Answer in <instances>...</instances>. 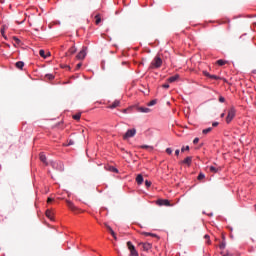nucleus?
I'll return each instance as SVG.
<instances>
[{
  "mask_svg": "<svg viewBox=\"0 0 256 256\" xmlns=\"http://www.w3.org/2000/svg\"><path fill=\"white\" fill-rule=\"evenodd\" d=\"M163 65V59L159 55L155 56L152 62L150 63V66L148 69H160V67Z\"/></svg>",
  "mask_w": 256,
  "mask_h": 256,
  "instance_id": "nucleus-1",
  "label": "nucleus"
},
{
  "mask_svg": "<svg viewBox=\"0 0 256 256\" xmlns=\"http://www.w3.org/2000/svg\"><path fill=\"white\" fill-rule=\"evenodd\" d=\"M181 163L183 165H188V167H191V163H193V157L188 156Z\"/></svg>",
  "mask_w": 256,
  "mask_h": 256,
  "instance_id": "nucleus-8",
  "label": "nucleus"
},
{
  "mask_svg": "<svg viewBox=\"0 0 256 256\" xmlns=\"http://www.w3.org/2000/svg\"><path fill=\"white\" fill-rule=\"evenodd\" d=\"M13 41H15L16 45H21V40L17 37H13Z\"/></svg>",
  "mask_w": 256,
  "mask_h": 256,
  "instance_id": "nucleus-29",
  "label": "nucleus"
},
{
  "mask_svg": "<svg viewBox=\"0 0 256 256\" xmlns=\"http://www.w3.org/2000/svg\"><path fill=\"white\" fill-rule=\"evenodd\" d=\"M127 247L130 251V256H139V252H137V249H135V246L133 243H131V241L127 242Z\"/></svg>",
  "mask_w": 256,
  "mask_h": 256,
  "instance_id": "nucleus-3",
  "label": "nucleus"
},
{
  "mask_svg": "<svg viewBox=\"0 0 256 256\" xmlns=\"http://www.w3.org/2000/svg\"><path fill=\"white\" fill-rule=\"evenodd\" d=\"M211 131H213V128L209 127V128L204 129V130L202 131V133H203L204 135H207V133H211Z\"/></svg>",
  "mask_w": 256,
  "mask_h": 256,
  "instance_id": "nucleus-23",
  "label": "nucleus"
},
{
  "mask_svg": "<svg viewBox=\"0 0 256 256\" xmlns=\"http://www.w3.org/2000/svg\"><path fill=\"white\" fill-rule=\"evenodd\" d=\"M139 113H151V109L146 107H139L138 108Z\"/></svg>",
  "mask_w": 256,
  "mask_h": 256,
  "instance_id": "nucleus-11",
  "label": "nucleus"
},
{
  "mask_svg": "<svg viewBox=\"0 0 256 256\" xmlns=\"http://www.w3.org/2000/svg\"><path fill=\"white\" fill-rule=\"evenodd\" d=\"M75 53H77V48L72 46L68 51V55H75Z\"/></svg>",
  "mask_w": 256,
  "mask_h": 256,
  "instance_id": "nucleus-18",
  "label": "nucleus"
},
{
  "mask_svg": "<svg viewBox=\"0 0 256 256\" xmlns=\"http://www.w3.org/2000/svg\"><path fill=\"white\" fill-rule=\"evenodd\" d=\"M81 65H82L81 63L77 64V66H76L77 69H81Z\"/></svg>",
  "mask_w": 256,
  "mask_h": 256,
  "instance_id": "nucleus-46",
  "label": "nucleus"
},
{
  "mask_svg": "<svg viewBox=\"0 0 256 256\" xmlns=\"http://www.w3.org/2000/svg\"><path fill=\"white\" fill-rule=\"evenodd\" d=\"M85 57H87V47H83L82 50L76 56V58L79 60H82Z\"/></svg>",
  "mask_w": 256,
  "mask_h": 256,
  "instance_id": "nucleus-5",
  "label": "nucleus"
},
{
  "mask_svg": "<svg viewBox=\"0 0 256 256\" xmlns=\"http://www.w3.org/2000/svg\"><path fill=\"white\" fill-rule=\"evenodd\" d=\"M15 66L17 69H23V67H25V62L18 61V62H16Z\"/></svg>",
  "mask_w": 256,
  "mask_h": 256,
  "instance_id": "nucleus-15",
  "label": "nucleus"
},
{
  "mask_svg": "<svg viewBox=\"0 0 256 256\" xmlns=\"http://www.w3.org/2000/svg\"><path fill=\"white\" fill-rule=\"evenodd\" d=\"M156 103H157L156 100H152V101H150V102L148 103V106H149V107H153V105H155Z\"/></svg>",
  "mask_w": 256,
  "mask_h": 256,
  "instance_id": "nucleus-31",
  "label": "nucleus"
},
{
  "mask_svg": "<svg viewBox=\"0 0 256 256\" xmlns=\"http://www.w3.org/2000/svg\"><path fill=\"white\" fill-rule=\"evenodd\" d=\"M40 161H42V163L47 165V156H45L44 153H40Z\"/></svg>",
  "mask_w": 256,
  "mask_h": 256,
  "instance_id": "nucleus-17",
  "label": "nucleus"
},
{
  "mask_svg": "<svg viewBox=\"0 0 256 256\" xmlns=\"http://www.w3.org/2000/svg\"><path fill=\"white\" fill-rule=\"evenodd\" d=\"M177 79H179V75L178 74L168 78V82L169 83H175V81H177Z\"/></svg>",
  "mask_w": 256,
  "mask_h": 256,
  "instance_id": "nucleus-16",
  "label": "nucleus"
},
{
  "mask_svg": "<svg viewBox=\"0 0 256 256\" xmlns=\"http://www.w3.org/2000/svg\"><path fill=\"white\" fill-rule=\"evenodd\" d=\"M210 79H215L217 81V80H219V76H217V75H210Z\"/></svg>",
  "mask_w": 256,
  "mask_h": 256,
  "instance_id": "nucleus-35",
  "label": "nucleus"
},
{
  "mask_svg": "<svg viewBox=\"0 0 256 256\" xmlns=\"http://www.w3.org/2000/svg\"><path fill=\"white\" fill-rule=\"evenodd\" d=\"M219 102H220V103H225V97L220 96V97H219Z\"/></svg>",
  "mask_w": 256,
  "mask_h": 256,
  "instance_id": "nucleus-36",
  "label": "nucleus"
},
{
  "mask_svg": "<svg viewBox=\"0 0 256 256\" xmlns=\"http://www.w3.org/2000/svg\"><path fill=\"white\" fill-rule=\"evenodd\" d=\"M236 113H237V110H235V107H231L228 110V114L226 117V123H231L233 121V119H235Z\"/></svg>",
  "mask_w": 256,
  "mask_h": 256,
  "instance_id": "nucleus-2",
  "label": "nucleus"
},
{
  "mask_svg": "<svg viewBox=\"0 0 256 256\" xmlns=\"http://www.w3.org/2000/svg\"><path fill=\"white\" fill-rule=\"evenodd\" d=\"M141 149H149V151H153V146H149V145H142Z\"/></svg>",
  "mask_w": 256,
  "mask_h": 256,
  "instance_id": "nucleus-25",
  "label": "nucleus"
},
{
  "mask_svg": "<svg viewBox=\"0 0 256 256\" xmlns=\"http://www.w3.org/2000/svg\"><path fill=\"white\" fill-rule=\"evenodd\" d=\"M39 55H40V57H43L44 59H47V56L45 55V50H40Z\"/></svg>",
  "mask_w": 256,
  "mask_h": 256,
  "instance_id": "nucleus-27",
  "label": "nucleus"
},
{
  "mask_svg": "<svg viewBox=\"0 0 256 256\" xmlns=\"http://www.w3.org/2000/svg\"><path fill=\"white\" fill-rule=\"evenodd\" d=\"M137 134V130L135 128L127 130V132L124 134L123 139H130V137H135Z\"/></svg>",
  "mask_w": 256,
  "mask_h": 256,
  "instance_id": "nucleus-4",
  "label": "nucleus"
},
{
  "mask_svg": "<svg viewBox=\"0 0 256 256\" xmlns=\"http://www.w3.org/2000/svg\"><path fill=\"white\" fill-rule=\"evenodd\" d=\"M179 153H181V151H180L179 149L175 150V155H176L177 157H179Z\"/></svg>",
  "mask_w": 256,
  "mask_h": 256,
  "instance_id": "nucleus-40",
  "label": "nucleus"
},
{
  "mask_svg": "<svg viewBox=\"0 0 256 256\" xmlns=\"http://www.w3.org/2000/svg\"><path fill=\"white\" fill-rule=\"evenodd\" d=\"M73 119H75V121H79V119H81V113L73 115Z\"/></svg>",
  "mask_w": 256,
  "mask_h": 256,
  "instance_id": "nucleus-28",
  "label": "nucleus"
},
{
  "mask_svg": "<svg viewBox=\"0 0 256 256\" xmlns=\"http://www.w3.org/2000/svg\"><path fill=\"white\" fill-rule=\"evenodd\" d=\"M162 87H163L164 89H169V84H163Z\"/></svg>",
  "mask_w": 256,
  "mask_h": 256,
  "instance_id": "nucleus-41",
  "label": "nucleus"
},
{
  "mask_svg": "<svg viewBox=\"0 0 256 256\" xmlns=\"http://www.w3.org/2000/svg\"><path fill=\"white\" fill-rule=\"evenodd\" d=\"M217 125H219V122H214V123L212 124V127H217Z\"/></svg>",
  "mask_w": 256,
  "mask_h": 256,
  "instance_id": "nucleus-43",
  "label": "nucleus"
},
{
  "mask_svg": "<svg viewBox=\"0 0 256 256\" xmlns=\"http://www.w3.org/2000/svg\"><path fill=\"white\" fill-rule=\"evenodd\" d=\"M219 247L220 249H225V243H221Z\"/></svg>",
  "mask_w": 256,
  "mask_h": 256,
  "instance_id": "nucleus-42",
  "label": "nucleus"
},
{
  "mask_svg": "<svg viewBox=\"0 0 256 256\" xmlns=\"http://www.w3.org/2000/svg\"><path fill=\"white\" fill-rule=\"evenodd\" d=\"M3 38L7 40V35L4 34Z\"/></svg>",
  "mask_w": 256,
  "mask_h": 256,
  "instance_id": "nucleus-50",
  "label": "nucleus"
},
{
  "mask_svg": "<svg viewBox=\"0 0 256 256\" xmlns=\"http://www.w3.org/2000/svg\"><path fill=\"white\" fill-rule=\"evenodd\" d=\"M210 171H211V173H217L219 171V169L215 166H210Z\"/></svg>",
  "mask_w": 256,
  "mask_h": 256,
  "instance_id": "nucleus-26",
  "label": "nucleus"
},
{
  "mask_svg": "<svg viewBox=\"0 0 256 256\" xmlns=\"http://www.w3.org/2000/svg\"><path fill=\"white\" fill-rule=\"evenodd\" d=\"M104 225L108 229L110 235H112L114 240L117 241V234H115V231H113V228H111V226H109L107 223H105Z\"/></svg>",
  "mask_w": 256,
  "mask_h": 256,
  "instance_id": "nucleus-9",
  "label": "nucleus"
},
{
  "mask_svg": "<svg viewBox=\"0 0 256 256\" xmlns=\"http://www.w3.org/2000/svg\"><path fill=\"white\" fill-rule=\"evenodd\" d=\"M166 153H167L168 155H172V154H173V149L167 148V149H166Z\"/></svg>",
  "mask_w": 256,
  "mask_h": 256,
  "instance_id": "nucleus-33",
  "label": "nucleus"
},
{
  "mask_svg": "<svg viewBox=\"0 0 256 256\" xmlns=\"http://www.w3.org/2000/svg\"><path fill=\"white\" fill-rule=\"evenodd\" d=\"M220 117H222V118L225 117V113H222V114L220 115Z\"/></svg>",
  "mask_w": 256,
  "mask_h": 256,
  "instance_id": "nucleus-48",
  "label": "nucleus"
},
{
  "mask_svg": "<svg viewBox=\"0 0 256 256\" xmlns=\"http://www.w3.org/2000/svg\"><path fill=\"white\" fill-rule=\"evenodd\" d=\"M46 217L53 221V212H51V210H46Z\"/></svg>",
  "mask_w": 256,
  "mask_h": 256,
  "instance_id": "nucleus-19",
  "label": "nucleus"
},
{
  "mask_svg": "<svg viewBox=\"0 0 256 256\" xmlns=\"http://www.w3.org/2000/svg\"><path fill=\"white\" fill-rule=\"evenodd\" d=\"M203 74L205 75V77H209V78L211 77V74H209V72L207 71H204Z\"/></svg>",
  "mask_w": 256,
  "mask_h": 256,
  "instance_id": "nucleus-38",
  "label": "nucleus"
},
{
  "mask_svg": "<svg viewBox=\"0 0 256 256\" xmlns=\"http://www.w3.org/2000/svg\"><path fill=\"white\" fill-rule=\"evenodd\" d=\"M46 77H47V79H49L50 81H51L52 79H55V76H53V74H48V75H46Z\"/></svg>",
  "mask_w": 256,
  "mask_h": 256,
  "instance_id": "nucleus-34",
  "label": "nucleus"
},
{
  "mask_svg": "<svg viewBox=\"0 0 256 256\" xmlns=\"http://www.w3.org/2000/svg\"><path fill=\"white\" fill-rule=\"evenodd\" d=\"M157 205H160V206H165V207H171V202H169V200L167 199H159L157 200Z\"/></svg>",
  "mask_w": 256,
  "mask_h": 256,
  "instance_id": "nucleus-6",
  "label": "nucleus"
},
{
  "mask_svg": "<svg viewBox=\"0 0 256 256\" xmlns=\"http://www.w3.org/2000/svg\"><path fill=\"white\" fill-rule=\"evenodd\" d=\"M107 171H110L111 173H119V170L115 168L114 166H107Z\"/></svg>",
  "mask_w": 256,
  "mask_h": 256,
  "instance_id": "nucleus-12",
  "label": "nucleus"
},
{
  "mask_svg": "<svg viewBox=\"0 0 256 256\" xmlns=\"http://www.w3.org/2000/svg\"><path fill=\"white\" fill-rule=\"evenodd\" d=\"M7 30V25H3L1 30H0V33L2 35V37H5V31Z\"/></svg>",
  "mask_w": 256,
  "mask_h": 256,
  "instance_id": "nucleus-22",
  "label": "nucleus"
},
{
  "mask_svg": "<svg viewBox=\"0 0 256 256\" xmlns=\"http://www.w3.org/2000/svg\"><path fill=\"white\" fill-rule=\"evenodd\" d=\"M66 203L67 207L71 209L73 213H77V211H79V208H77V206H75V204H73V202H71L70 200H66Z\"/></svg>",
  "mask_w": 256,
  "mask_h": 256,
  "instance_id": "nucleus-7",
  "label": "nucleus"
},
{
  "mask_svg": "<svg viewBox=\"0 0 256 256\" xmlns=\"http://www.w3.org/2000/svg\"><path fill=\"white\" fill-rule=\"evenodd\" d=\"M193 143H194V145H197V143H199V138H195V139L193 140Z\"/></svg>",
  "mask_w": 256,
  "mask_h": 256,
  "instance_id": "nucleus-39",
  "label": "nucleus"
},
{
  "mask_svg": "<svg viewBox=\"0 0 256 256\" xmlns=\"http://www.w3.org/2000/svg\"><path fill=\"white\" fill-rule=\"evenodd\" d=\"M226 64H227V61L223 59L217 60V65H219L220 67H223V65H226Z\"/></svg>",
  "mask_w": 256,
  "mask_h": 256,
  "instance_id": "nucleus-21",
  "label": "nucleus"
},
{
  "mask_svg": "<svg viewBox=\"0 0 256 256\" xmlns=\"http://www.w3.org/2000/svg\"><path fill=\"white\" fill-rule=\"evenodd\" d=\"M52 201H53V198H48L47 199V203H52Z\"/></svg>",
  "mask_w": 256,
  "mask_h": 256,
  "instance_id": "nucleus-45",
  "label": "nucleus"
},
{
  "mask_svg": "<svg viewBox=\"0 0 256 256\" xmlns=\"http://www.w3.org/2000/svg\"><path fill=\"white\" fill-rule=\"evenodd\" d=\"M204 238H205V239H209V235H205Z\"/></svg>",
  "mask_w": 256,
  "mask_h": 256,
  "instance_id": "nucleus-49",
  "label": "nucleus"
},
{
  "mask_svg": "<svg viewBox=\"0 0 256 256\" xmlns=\"http://www.w3.org/2000/svg\"><path fill=\"white\" fill-rule=\"evenodd\" d=\"M205 177V174L200 173L197 177L198 181H203V178Z\"/></svg>",
  "mask_w": 256,
  "mask_h": 256,
  "instance_id": "nucleus-30",
  "label": "nucleus"
},
{
  "mask_svg": "<svg viewBox=\"0 0 256 256\" xmlns=\"http://www.w3.org/2000/svg\"><path fill=\"white\" fill-rule=\"evenodd\" d=\"M140 65H143V62H141Z\"/></svg>",
  "mask_w": 256,
  "mask_h": 256,
  "instance_id": "nucleus-53",
  "label": "nucleus"
},
{
  "mask_svg": "<svg viewBox=\"0 0 256 256\" xmlns=\"http://www.w3.org/2000/svg\"><path fill=\"white\" fill-rule=\"evenodd\" d=\"M223 256H233V254L232 253H230V252H227L226 254H224Z\"/></svg>",
  "mask_w": 256,
  "mask_h": 256,
  "instance_id": "nucleus-44",
  "label": "nucleus"
},
{
  "mask_svg": "<svg viewBox=\"0 0 256 256\" xmlns=\"http://www.w3.org/2000/svg\"><path fill=\"white\" fill-rule=\"evenodd\" d=\"M119 105H121V102L119 100H115L110 106H108V109H116Z\"/></svg>",
  "mask_w": 256,
  "mask_h": 256,
  "instance_id": "nucleus-10",
  "label": "nucleus"
},
{
  "mask_svg": "<svg viewBox=\"0 0 256 256\" xmlns=\"http://www.w3.org/2000/svg\"><path fill=\"white\" fill-rule=\"evenodd\" d=\"M68 145H73V140H70Z\"/></svg>",
  "mask_w": 256,
  "mask_h": 256,
  "instance_id": "nucleus-47",
  "label": "nucleus"
},
{
  "mask_svg": "<svg viewBox=\"0 0 256 256\" xmlns=\"http://www.w3.org/2000/svg\"><path fill=\"white\" fill-rule=\"evenodd\" d=\"M139 245L143 247L144 251H149V249H151V244L149 243H140Z\"/></svg>",
  "mask_w": 256,
  "mask_h": 256,
  "instance_id": "nucleus-14",
  "label": "nucleus"
},
{
  "mask_svg": "<svg viewBox=\"0 0 256 256\" xmlns=\"http://www.w3.org/2000/svg\"><path fill=\"white\" fill-rule=\"evenodd\" d=\"M136 183H138V185H142L143 184V175H141V174L137 175Z\"/></svg>",
  "mask_w": 256,
  "mask_h": 256,
  "instance_id": "nucleus-13",
  "label": "nucleus"
},
{
  "mask_svg": "<svg viewBox=\"0 0 256 256\" xmlns=\"http://www.w3.org/2000/svg\"><path fill=\"white\" fill-rule=\"evenodd\" d=\"M123 113H127V109H124V110H123Z\"/></svg>",
  "mask_w": 256,
  "mask_h": 256,
  "instance_id": "nucleus-51",
  "label": "nucleus"
},
{
  "mask_svg": "<svg viewBox=\"0 0 256 256\" xmlns=\"http://www.w3.org/2000/svg\"><path fill=\"white\" fill-rule=\"evenodd\" d=\"M142 235H145L146 237H157V235L149 233V232H143Z\"/></svg>",
  "mask_w": 256,
  "mask_h": 256,
  "instance_id": "nucleus-24",
  "label": "nucleus"
},
{
  "mask_svg": "<svg viewBox=\"0 0 256 256\" xmlns=\"http://www.w3.org/2000/svg\"><path fill=\"white\" fill-rule=\"evenodd\" d=\"M145 185H146V187H151V181L146 180V181H145Z\"/></svg>",
  "mask_w": 256,
  "mask_h": 256,
  "instance_id": "nucleus-37",
  "label": "nucleus"
},
{
  "mask_svg": "<svg viewBox=\"0 0 256 256\" xmlns=\"http://www.w3.org/2000/svg\"><path fill=\"white\" fill-rule=\"evenodd\" d=\"M99 23H101V14H97L95 16V24L99 25Z\"/></svg>",
  "mask_w": 256,
  "mask_h": 256,
  "instance_id": "nucleus-20",
  "label": "nucleus"
},
{
  "mask_svg": "<svg viewBox=\"0 0 256 256\" xmlns=\"http://www.w3.org/2000/svg\"><path fill=\"white\" fill-rule=\"evenodd\" d=\"M185 151H189V146H183L182 148H181V152L182 153H185Z\"/></svg>",
  "mask_w": 256,
  "mask_h": 256,
  "instance_id": "nucleus-32",
  "label": "nucleus"
},
{
  "mask_svg": "<svg viewBox=\"0 0 256 256\" xmlns=\"http://www.w3.org/2000/svg\"><path fill=\"white\" fill-rule=\"evenodd\" d=\"M5 45H6L8 48L11 47V45H9V44H5Z\"/></svg>",
  "mask_w": 256,
  "mask_h": 256,
  "instance_id": "nucleus-52",
  "label": "nucleus"
}]
</instances>
